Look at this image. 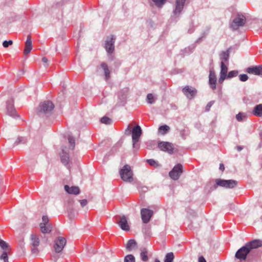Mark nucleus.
<instances>
[{
    "label": "nucleus",
    "mask_w": 262,
    "mask_h": 262,
    "mask_svg": "<svg viewBox=\"0 0 262 262\" xmlns=\"http://www.w3.org/2000/svg\"><path fill=\"white\" fill-rule=\"evenodd\" d=\"M249 78L248 76L246 74H242L239 75V79L242 82H245L248 80Z\"/></svg>",
    "instance_id": "49530a36"
},
{
    "label": "nucleus",
    "mask_w": 262,
    "mask_h": 262,
    "mask_svg": "<svg viewBox=\"0 0 262 262\" xmlns=\"http://www.w3.org/2000/svg\"><path fill=\"white\" fill-rule=\"evenodd\" d=\"M27 139L25 137H18L14 143V145H17L19 144H25L27 143Z\"/></svg>",
    "instance_id": "4c0bfd02"
},
{
    "label": "nucleus",
    "mask_w": 262,
    "mask_h": 262,
    "mask_svg": "<svg viewBox=\"0 0 262 262\" xmlns=\"http://www.w3.org/2000/svg\"><path fill=\"white\" fill-rule=\"evenodd\" d=\"M154 213V211L148 207V222Z\"/></svg>",
    "instance_id": "5fc2aeb1"
},
{
    "label": "nucleus",
    "mask_w": 262,
    "mask_h": 262,
    "mask_svg": "<svg viewBox=\"0 0 262 262\" xmlns=\"http://www.w3.org/2000/svg\"><path fill=\"white\" fill-rule=\"evenodd\" d=\"M8 250H4L3 253L0 256V259L3 260L4 262H9L8 257Z\"/></svg>",
    "instance_id": "58836bf2"
},
{
    "label": "nucleus",
    "mask_w": 262,
    "mask_h": 262,
    "mask_svg": "<svg viewBox=\"0 0 262 262\" xmlns=\"http://www.w3.org/2000/svg\"><path fill=\"white\" fill-rule=\"evenodd\" d=\"M42 222L40 223L39 225H46V224H49L48 217L46 215H43L42 217Z\"/></svg>",
    "instance_id": "09e8293b"
},
{
    "label": "nucleus",
    "mask_w": 262,
    "mask_h": 262,
    "mask_svg": "<svg viewBox=\"0 0 262 262\" xmlns=\"http://www.w3.org/2000/svg\"><path fill=\"white\" fill-rule=\"evenodd\" d=\"M219 169L221 171H223L225 169L224 165L223 163L220 164Z\"/></svg>",
    "instance_id": "bf43d9fd"
},
{
    "label": "nucleus",
    "mask_w": 262,
    "mask_h": 262,
    "mask_svg": "<svg viewBox=\"0 0 262 262\" xmlns=\"http://www.w3.org/2000/svg\"><path fill=\"white\" fill-rule=\"evenodd\" d=\"M259 135L260 137H262V130H260L259 133Z\"/></svg>",
    "instance_id": "0e129e2a"
},
{
    "label": "nucleus",
    "mask_w": 262,
    "mask_h": 262,
    "mask_svg": "<svg viewBox=\"0 0 262 262\" xmlns=\"http://www.w3.org/2000/svg\"><path fill=\"white\" fill-rule=\"evenodd\" d=\"M0 246L4 250H8L9 245L5 241L0 239Z\"/></svg>",
    "instance_id": "a18cd8bd"
},
{
    "label": "nucleus",
    "mask_w": 262,
    "mask_h": 262,
    "mask_svg": "<svg viewBox=\"0 0 262 262\" xmlns=\"http://www.w3.org/2000/svg\"><path fill=\"white\" fill-rule=\"evenodd\" d=\"M142 232L145 234V236H146V234H147V230L146 228V225H145L144 226V227H143V228H142Z\"/></svg>",
    "instance_id": "13d9d810"
},
{
    "label": "nucleus",
    "mask_w": 262,
    "mask_h": 262,
    "mask_svg": "<svg viewBox=\"0 0 262 262\" xmlns=\"http://www.w3.org/2000/svg\"><path fill=\"white\" fill-rule=\"evenodd\" d=\"M138 190L139 193H140L141 198L145 199V193L147 191V187L146 186L139 187Z\"/></svg>",
    "instance_id": "72a5a7b5"
},
{
    "label": "nucleus",
    "mask_w": 262,
    "mask_h": 262,
    "mask_svg": "<svg viewBox=\"0 0 262 262\" xmlns=\"http://www.w3.org/2000/svg\"><path fill=\"white\" fill-rule=\"evenodd\" d=\"M142 129L139 125L132 126V124H129L125 130V134L126 136H132L133 146L134 148L138 147V143L139 141L140 138L142 135Z\"/></svg>",
    "instance_id": "f257e3e1"
},
{
    "label": "nucleus",
    "mask_w": 262,
    "mask_h": 262,
    "mask_svg": "<svg viewBox=\"0 0 262 262\" xmlns=\"http://www.w3.org/2000/svg\"><path fill=\"white\" fill-rule=\"evenodd\" d=\"M245 246L250 252L252 249L262 247V241L259 239H252L247 243Z\"/></svg>",
    "instance_id": "dca6fc26"
},
{
    "label": "nucleus",
    "mask_w": 262,
    "mask_h": 262,
    "mask_svg": "<svg viewBox=\"0 0 262 262\" xmlns=\"http://www.w3.org/2000/svg\"><path fill=\"white\" fill-rule=\"evenodd\" d=\"M141 216L144 224L147 223V208H142L141 210Z\"/></svg>",
    "instance_id": "7c9ffc66"
},
{
    "label": "nucleus",
    "mask_w": 262,
    "mask_h": 262,
    "mask_svg": "<svg viewBox=\"0 0 262 262\" xmlns=\"http://www.w3.org/2000/svg\"><path fill=\"white\" fill-rule=\"evenodd\" d=\"M155 262H160V261L158 258H156L155 259Z\"/></svg>",
    "instance_id": "69168bd1"
},
{
    "label": "nucleus",
    "mask_w": 262,
    "mask_h": 262,
    "mask_svg": "<svg viewBox=\"0 0 262 262\" xmlns=\"http://www.w3.org/2000/svg\"><path fill=\"white\" fill-rule=\"evenodd\" d=\"M246 22V17L242 13L238 12L235 18L230 23V27L233 30H236L238 28L243 27Z\"/></svg>",
    "instance_id": "7ed1b4c3"
},
{
    "label": "nucleus",
    "mask_w": 262,
    "mask_h": 262,
    "mask_svg": "<svg viewBox=\"0 0 262 262\" xmlns=\"http://www.w3.org/2000/svg\"><path fill=\"white\" fill-rule=\"evenodd\" d=\"M185 2L186 0H176L175 8L172 12L173 15L171 17L172 21H174L175 22L177 21V17H178L181 13L184 8Z\"/></svg>",
    "instance_id": "39448f33"
},
{
    "label": "nucleus",
    "mask_w": 262,
    "mask_h": 262,
    "mask_svg": "<svg viewBox=\"0 0 262 262\" xmlns=\"http://www.w3.org/2000/svg\"><path fill=\"white\" fill-rule=\"evenodd\" d=\"M137 248L138 244L136 241L134 239L129 240L126 245V249L127 251L129 252L135 250Z\"/></svg>",
    "instance_id": "aec40b11"
},
{
    "label": "nucleus",
    "mask_w": 262,
    "mask_h": 262,
    "mask_svg": "<svg viewBox=\"0 0 262 262\" xmlns=\"http://www.w3.org/2000/svg\"><path fill=\"white\" fill-rule=\"evenodd\" d=\"M183 172V166L181 164H176L169 172V176L173 180H178Z\"/></svg>",
    "instance_id": "9d476101"
},
{
    "label": "nucleus",
    "mask_w": 262,
    "mask_h": 262,
    "mask_svg": "<svg viewBox=\"0 0 262 262\" xmlns=\"http://www.w3.org/2000/svg\"><path fill=\"white\" fill-rule=\"evenodd\" d=\"M116 37L115 35L111 34L107 36L104 43V48L107 54L111 56L115 51V43ZM109 58H111L110 57Z\"/></svg>",
    "instance_id": "20e7f679"
},
{
    "label": "nucleus",
    "mask_w": 262,
    "mask_h": 262,
    "mask_svg": "<svg viewBox=\"0 0 262 262\" xmlns=\"http://www.w3.org/2000/svg\"><path fill=\"white\" fill-rule=\"evenodd\" d=\"M67 243V240L64 237L58 236L54 243L53 248L56 253L62 252Z\"/></svg>",
    "instance_id": "1a4fd4ad"
},
{
    "label": "nucleus",
    "mask_w": 262,
    "mask_h": 262,
    "mask_svg": "<svg viewBox=\"0 0 262 262\" xmlns=\"http://www.w3.org/2000/svg\"><path fill=\"white\" fill-rule=\"evenodd\" d=\"M250 253V252L247 248V246L245 245L236 252L235 257L236 259H239L241 261L245 260L247 259L248 255Z\"/></svg>",
    "instance_id": "f8f14e48"
},
{
    "label": "nucleus",
    "mask_w": 262,
    "mask_h": 262,
    "mask_svg": "<svg viewBox=\"0 0 262 262\" xmlns=\"http://www.w3.org/2000/svg\"><path fill=\"white\" fill-rule=\"evenodd\" d=\"M157 98L158 97L157 95L148 93V104H154Z\"/></svg>",
    "instance_id": "f704fd0d"
},
{
    "label": "nucleus",
    "mask_w": 262,
    "mask_h": 262,
    "mask_svg": "<svg viewBox=\"0 0 262 262\" xmlns=\"http://www.w3.org/2000/svg\"><path fill=\"white\" fill-rule=\"evenodd\" d=\"M214 103V101H210L207 103L205 107L206 112H209L210 111V108L212 106Z\"/></svg>",
    "instance_id": "603ef678"
},
{
    "label": "nucleus",
    "mask_w": 262,
    "mask_h": 262,
    "mask_svg": "<svg viewBox=\"0 0 262 262\" xmlns=\"http://www.w3.org/2000/svg\"><path fill=\"white\" fill-rule=\"evenodd\" d=\"M115 150V151H116V148L115 147H113V149H112V150Z\"/></svg>",
    "instance_id": "338daca9"
},
{
    "label": "nucleus",
    "mask_w": 262,
    "mask_h": 262,
    "mask_svg": "<svg viewBox=\"0 0 262 262\" xmlns=\"http://www.w3.org/2000/svg\"><path fill=\"white\" fill-rule=\"evenodd\" d=\"M6 114L13 118L18 116L14 106V100L12 98L6 101Z\"/></svg>",
    "instance_id": "9b49d317"
},
{
    "label": "nucleus",
    "mask_w": 262,
    "mask_h": 262,
    "mask_svg": "<svg viewBox=\"0 0 262 262\" xmlns=\"http://www.w3.org/2000/svg\"><path fill=\"white\" fill-rule=\"evenodd\" d=\"M40 231L43 233H49L52 229V226L51 224H46V225H39Z\"/></svg>",
    "instance_id": "c85d7f7f"
},
{
    "label": "nucleus",
    "mask_w": 262,
    "mask_h": 262,
    "mask_svg": "<svg viewBox=\"0 0 262 262\" xmlns=\"http://www.w3.org/2000/svg\"><path fill=\"white\" fill-rule=\"evenodd\" d=\"M237 181L234 180L216 179V185L226 189L234 188L237 186Z\"/></svg>",
    "instance_id": "0eeeda50"
},
{
    "label": "nucleus",
    "mask_w": 262,
    "mask_h": 262,
    "mask_svg": "<svg viewBox=\"0 0 262 262\" xmlns=\"http://www.w3.org/2000/svg\"><path fill=\"white\" fill-rule=\"evenodd\" d=\"M100 121L102 123L105 124H110L112 122V119L106 116L102 117Z\"/></svg>",
    "instance_id": "79ce46f5"
},
{
    "label": "nucleus",
    "mask_w": 262,
    "mask_h": 262,
    "mask_svg": "<svg viewBox=\"0 0 262 262\" xmlns=\"http://www.w3.org/2000/svg\"><path fill=\"white\" fill-rule=\"evenodd\" d=\"M236 148L237 150L239 151H241L243 149V147L241 146H237Z\"/></svg>",
    "instance_id": "680f3d73"
},
{
    "label": "nucleus",
    "mask_w": 262,
    "mask_h": 262,
    "mask_svg": "<svg viewBox=\"0 0 262 262\" xmlns=\"http://www.w3.org/2000/svg\"><path fill=\"white\" fill-rule=\"evenodd\" d=\"M209 83L210 88L212 90H215L216 88V77L215 72L213 68L210 69L209 75Z\"/></svg>",
    "instance_id": "f3484780"
},
{
    "label": "nucleus",
    "mask_w": 262,
    "mask_h": 262,
    "mask_svg": "<svg viewBox=\"0 0 262 262\" xmlns=\"http://www.w3.org/2000/svg\"><path fill=\"white\" fill-rule=\"evenodd\" d=\"M31 244L33 247L31 248V252L33 254H37L38 252L37 247L39 245L40 240L37 236L34 234H31L30 236Z\"/></svg>",
    "instance_id": "2eb2a0df"
},
{
    "label": "nucleus",
    "mask_w": 262,
    "mask_h": 262,
    "mask_svg": "<svg viewBox=\"0 0 262 262\" xmlns=\"http://www.w3.org/2000/svg\"><path fill=\"white\" fill-rule=\"evenodd\" d=\"M68 139L72 149H73L75 147V139L74 137L72 136H69Z\"/></svg>",
    "instance_id": "c03bdc74"
},
{
    "label": "nucleus",
    "mask_w": 262,
    "mask_h": 262,
    "mask_svg": "<svg viewBox=\"0 0 262 262\" xmlns=\"http://www.w3.org/2000/svg\"><path fill=\"white\" fill-rule=\"evenodd\" d=\"M100 66L103 70L104 74V79L106 81H107L110 78V71L108 68L107 64L105 62H102Z\"/></svg>",
    "instance_id": "b1692460"
},
{
    "label": "nucleus",
    "mask_w": 262,
    "mask_h": 262,
    "mask_svg": "<svg viewBox=\"0 0 262 262\" xmlns=\"http://www.w3.org/2000/svg\"><path fill=\"white\" fill-rule=\"evenodd\" d=\"M148 165L156 167L159 166L158 162L154 159H148Z\"/></svg>",
    "instance_id": "de8ad7c7"
},
{
    "label": "nucleus",
    "mask_w": 262,
    "mask_h": 262,
    "mask_svg": "<svg viewBox=\"0 0 262 262\" xmlns=\"http://www.w3.org/2000/svg\"><path fill=\"white\" fill-rule=\"evenodd\" d=\"M13 43V41L12 40H9L8 41H7V40H5L3 42V46L4 48H7L9 46L12 45Z\"/></svg>",
    "instance_id": "3c124183"
},
{
    "label": "nucleus",
    "mask_w": 262,
    "mask_h": 262,
    "mask_svg": "<svg viewBox=\"0 0 262 262\" xmlns=\"http://www.w3.org/2000/svg\"><path fill=\"white\" fill-rule=\"evenodd\" d=\"M195 48V45L194 44H192L188 47L184 48V49L182 50L180 52V54L182 56H185L186 55H190L191 54L193 50H194Z\"/></svg>",
    "instance_id": "5701e85b"
},
{
    "label": "nucleus",
    "mask_w": 262,
    "mask_h": 262,
    "mask_svg": "<svg viewBox=\"0 0 262 262\" xmlns=\"http://www.w3.org/2000/svg\"><path fill=\"white\" fill-rule=\"evenodd\" d=\"M246 72L249 74H252L256 75V66H253L248 68L246 69Z\"/></svg>",
    "instance_id": "37998d69"
},
{
    "label": "nucleus",
    "mask_w": 262,
    "mask_h": 262,
    "mask_svg": "<svg viewBox=\"0 0 262 262\" xmlns=\"http://www.w3.org/2000/svg\"><path fill=\"white\" fill-rule=\"evenodd\" d=\"M204 36V34L200 38H199L196 41H195V42H199L201 39Z\"/></svg>",
    "instance_id": "e2e57ef3"
},
{
    "label": "nucleus",
    "mask_w": 262,
    "mask_h": 262,
    "mask_svg": "<svg viewBox=\"0 0 262 262\" xmlns=\"http://www.w3.org/2000/svg\"><path fill=\"white\" fill-rule=\"evenodd\" d=\"M231 48H229L226 51H222L220 54V59L222 61L228 62L229 59Z\"/></svg>",
    "instance_id": "393cba45"
},
{
    "label": "nucleus",
    "mask_w": 262,
    "mask_h": 262,
    "mask_svg": "<svg viewBox=\"0 0 262 262\" xmlns=\"http://www.w3.org/2000/svg\"><path fill=\"white\" fill-rule=\"evenodd\" d=\"M32 49V39L30 35H28L25 42V47L24 51L25 55L30 53Z\"/></svg>",
    "instance_id": "6ab92c4d"
},
{
    "label": "nucleus",
    "mask_w": 262,
    "mask_h": 262,
    "mask_svg": "<svg viewBox=\"0 0 262 262\" xmlns=\"http://www.w3.org/2000/svg\"><path fill=\"white\" fill-rule=\"evenodd\" d=\"M128 89L124 88L120 90L118 93V101L117 105L118 106H124L126 103L127 97L128 94Z\"/></svg>",
    "instance_id": "ddd939ff"
},
{
    "label": "nucleus",
    "mask_w": 262,
    "mask_h": 262,
    "mask_svg": "<svg viewBox=\"0 0 262 262\" xmlns=\"http://www.w3.org/2000/svg\"><path fill=\"white\" fill-rule=\"evenodd\" d=\"M140 251V256L141 259L144 261L147 260V251L146 247L140 246L139 248Z\"/></svg>",
    "instance_id": "cd10ccee"
},
{
    "label": "nucleus",
    "mask_w": 262,
    "mask_h": 262,
    "mask_svg": "<svg viewBox=\"0 0 262 262\" xmlns=\"http://www.w3.org/2000/svg\"><path fill=\"white\" fill-rule=\"evenodd\" d=\"M79 202H80L81 206L82 207H84L88 204V201L86 199H83V200H79Z\"/></svg>",
    "instance_id": "864d4df0"
},
{
    "label": "nucleus",
    "mask_w": 262,
    "mask_h": 262,
    "mask_svg": "<svg viewBox=\"0 0 262 262\" xmlns=\"http://www.w3.org/2000/svg\"><path fill=\"white\" fill-rule=\"evenodd\" d=\"M215 183L214 184L213 183V180H210L208 182H207L205 187V190L207 192H210L212 191H214L216 189L217 186H219L218 185H216V179L215 180Z\"/></svg>",
    "instance_id": "4be33fe9"
},
{
    "label": "nucleus",
    "mask_w": 262,
    "mask_h": 262,
    "mask_svg": "<svg viewBox=\"0 0 262 262\" xmlns=\"http://www.w3.org/2000/svg\"><path fill=\"white\" fill-rule=\"evenodd\" d=\"M158 147L160 150L172 154L173 152L174 145L172 143L167 141L158 142Z\"/></svg>",
    "instance_id": "6e6552de"
},
{
    "label": "nucleus",
    "mask_w": 262,
    "mask_h": 262,
    "mask_svg": "<svg viewBox=\"0 0 262 262\" xmlns=\"http://www.w3.org/2000/svg\"><path fill=\"white\" fill-rule=\"evenodd\" d=\"M253 114L257 117H262V104L255 105L252 111Z\"/></svg>",
    "instance_id": "bb28decb"
},
{
    "label": "nucleus",
    "mask_w": 262,
    "mask_h": 262,
    "mask_svg": "<svg viewBox=\"0 0 262 262\" xmlns=\"http://www.w3.org/2000/svg\"><path fill=\"white\" fill-rule=\"evenodd\" d=\"M155 5L159 8L163 7L165 4L166 0H152Z\"/></svg>",
    "instance_id": "c9c22d12"
},
{
    "label": "nucleus",
    "mask_w": 262,
    "mask_h": 262,
    "mask_svg": "<svg viewBox=\"0 0 262 262\" xmlns=\"http://www.w3.org/2000/svg\"><path fill=\"white\" fill-rule=\"evenodd\" d=\"M227 66L225 64V63L223 61H221L220 75L227 76Z\"/></svg>",
    "instance_id": "2f4dec72"
},
{
    "label": "nucleus",
    "mask_w": 262,
    "mask_h": 262,
    "mask_svg": "<svg viewBox=\"0 0 262 262\" xmlns=\"http://www.w3.org/2000/svg\"><path fill=\"white\" fill-rule=\"evenodd\" d=\"M121 179L125 182H131L133 180V172L130 166L125 165L120 171Z\"/></svg>",
    "instance_id": "423d86ee"
},
{
    "label": "nucleus",
    "mask_w": 262,
    "mask_h": 262,
    "mask_svg": "<svg viewBox=\"0 0 262 262\" xmlns=\"http://www.w3.org/2000/svg\"><path fill=\"white\" fill-rule=\"evenodd\" d=\"M182 92L189 99H191L194 98L197 94L196 89L189 85H186L182 89Z\"/></svg>",
    "instance_id": "4468645a"
},
{
    "label": "nucleus",
    "mask_w": 262,
    "mask_h": 262,
    "mask_svg": "<svg viewBox=\"0 0 262 262\" xmlns=\"http://www.w3.org/2000/svg\"><path fill=\"white\" fill-rule=\"evenodd\" d=\"M198 262H207L203 256H200L198 258Z\"/></svg>",
    "instance_id": "4d7b16f0"
},
{
    "label": "nucleus",
    "mask_w": 262,
    "mask_h": 262,
    "mask_svg": "<svg viewBox=\"0 0 262 262\" xmlns=\"http://www.w3.org/2000/svg\"><path fill=\"white\" fill-rule=\"evenodd\" d=\"M227 78V76L220 75V77L219 79V82L220 83H222Z\"/></svg>",
    "instance_id": "6e6d98bb"
},
{
    "label": "nucleus",
    "mask_w": 262,
    "mask_h": 262,
    "mask_svg": "<svg viewBox=\"0 0 262 262\" xmlns=\"http://www.w3.org/2000/svg\"><path fill=\"white\" fill-rule=\"evenodd\" d=\"M54 105L50 100H46L40 103L37 114L41 118H48L53 113L54 108Z\"/></svg>",
    "instance_id": "f03ea898"
},
{
    "label": "nucleus",
    "mask_w": 262,
    "mask_h": 262,
    "mask_svg": "<svg viewBox=\"0 0 262 262\" xmlns=\"http://www.w3.org/2000/svg\"><path fill=\"white\" fill-rule=\"evenodd\" d=\"M256 75H262V65H259L258 66H256Z\"/></svg>",
    "instance_id": "8fccbe9b"
},
{
    "label": "nucleus",
    "mask_w": 262,
    "mask_h": 262,
    "mask_svg": "<svg viewBox=\"0 0 262 262\" xmlns=\"http://www.w3.org/2000/svg\"><path fill=\"white\" fill-rule=\"evenodd\" d=\"M174 257L173 253L172 252H169L165 255L164 262H173Z\"/></svg>",
    "instance_id": "473e14b6"
},
{
    "label": "nucleus",
    "mask_w": 262,
    "mask_h": 262,
    "mask_svg": "<svg viewBox=\"0 0 262 262\" xmlns=\"http://www.w3.org/2000/svg\"><path fill=\"white\" fill-rule=\"evenodd\" d=\"M117 223L122 230L126 231L129 230V226L128 224L126 217L124 215L121 216L120 220L118 221Z\"/></svg>",
    "instance_id": "a211bd4d"
},
{
    "label": "nucleus",
    "mask_w": 262,
    "mask_h": 262,
    "mask_svg": "<svg viewBox=\"0 0 262 262\" xmlns=\"http://www.w3.org/2000/svg\"><path fill=\"white\" fill-rule=\"evenodd\" d=\"M64 190L69 194L77 195L80 193V189L78 186L70 187L69 185H66Z\"/></svg>",
    "instance_id": "412c9836"
},
{
    "label": "nucleus",
    "mask_w": 262,
    "mask_h": 262,
    "mask_svg": "<svg viewBox=\"0 0 262 262\" xmlns=\"http://www.w3.org/2000/svg\"><path fill=\"white\" fill-rule=\"evenodd\" d=\"M170 130V127L167 125H162L159 126L158 129L159 134L164 135Z\"/></svg>",
    "instance_id": "c756f323"
},
{
    "label": "nucleus",
    "mask_w": 262,
    "mask_h": 262,
    "mask_svg": "<svg viewBox=\"0 0 262 262\" xmlns=\"http://www.w3.org/2000/svg\"><path fill=\"white\" fill-rule=\"evenodd\" d=\"M124 262H135V258L133 255L128 254L125 257Z\"/></svg>",
    "instance_id": "a19ab883"
},
{
    "label": "nucleus",
    "mask_w": 262,
    "mask_h": 262,
    "mask_svg": "<svg viewBox=\"0 0 262 262\" xmlns=\"http://www.w3.org/2000/svg\"><path fill=\"white\" fill-rule=\"evenodd\" d=\"M238 74V70H232L229 71L227 74V79H231L232 78L235 77L237 76Z\"/></svg>",
    "instance_id": "e433bc0d"
},
{
    "label": "nucleus",
    "mask_w": 262,
    "mask_h": 262,
    "mask_svg": "<svg viewBox=\"0 0 262 262\" xmlns=\"http://www.w3.org/2000/svg\"><path fill=\"white\" fill-rule=\"evenodd\" d=\"M42 61L43 63H47L48 61V58L46 57H43L42 58Z\"/></svg>",
    "instance_id": "052dcab7"
},
{
    "label": "nucleus",
    "mask_w": 262,
    "mask_h": 262,
    "mask_svg": "<svg viewBox=\"0 0 262 262\" xmlns=\"http://www.w3.org/2000/svg\"><path fill=\"white\" fill-rule=\"evenodd\" d=\"M61 161L64 165H67L69 164V154L65 151V149L62 148V153L60 155Z\"/></svg>",
    "instance_id": "a878e982"
},
{
    "label": "nucleus",
    "mask_w": 262,
    "mask_h": 262,
    "mask_svg": "<svg viewBox=\"0 0 262 262\" xmlns=\"http://www.w3.org/2000/svg\"><path fill=\"white\" fill-rule=\"evenodd\" d=\"M150 207L151 208H154V206H150Z\"/></svg>",
    "instance_id": "774afa93"
},
{
    "label": "nucleus",
    "mask_w": 262,
    "mask_h": 262,
    "mask_svg": "<svg viewBox=\"0 0 262 262\" xmlns=\"http://www.w3.org/2000/svg\"><path fill=\"white\" fill-rule=\"evenodd\" d=\"M235 117L238 121L242 122L243 121L244 118L246 117V115L244 113L239 112L236 115Z\"/></svg>",
    "instance_id": "ea45409f"
}]
</instances>
